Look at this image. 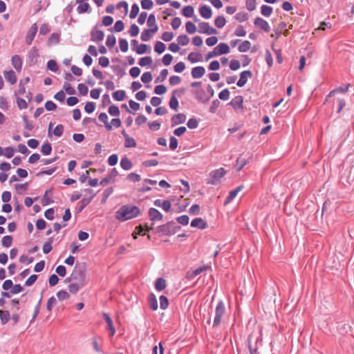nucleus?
Listing matches in <instances>:
<instances>
[{
	"instance_id": "1",
	"label": "nucleus",
	"mask_w": 354,
	"mask_h": 354,
	"mask_svg": "<svg viewBox=\"0 0 354 354\" xmlns=\"http://www.w3.org/2000/svg\"><path fill=\"white\" fill-rule=\"evenodd\" d=\"M65 281L70 283L69 292L76 294L86 283L85 275L80 269L75 268L71 277L66 278Z\"/></svg>"
},
{
	"instance_id": "2",
	"label": "nucleus",
	"mask_w": 354,
	"mask_h": 354,
	"mask_svg": "<svg viewBox=\"0 0 354 354\" xmlns=\"http://www.w3.org/2000/svg\"><path fill=\"white\" fill-rule=\"evenodd\" d=\"M140 214L139 208L134 205H123L116 212V219L125 221L138 216Z\"/></svg>"
},
{
	"instance_id": "3",
	"label": "nucleus",
	"mask_w": 354,
	"mask_h": 354,
	"mask_svg": "<svg viewBox=\"0 0 354 354\" xmlns=\"http://www.w3.org/2000/svg\"><path fill=\"white\" fill-rule=\"evenodd\" d=\"M225 306L222 301H219L216 306L215 310V317L214 319L213 326H218L221 321V317L225 314Z\"/></svg>"
},
{
	"instance_id": "4",
	"label": "nucleus",
	"mask_w": 354,
	"mask_h": 354,
	"mask_svg": "<svg viewBox=\"0 0 354 354\" xmlns=\"http://www.w3.org/2000/svg\"><path fill=\"white\" fill-rule=\"evenodd\" d=\"M198 31L200 33H204L207 35H216L217 34V30L210 26L207 22H201L198 24Z\"/></svg>"
},
{
	"instance_id": "5",
	"label": "nucleus",
	"mask_w": 354,
	"mask_h": 354,
	"mask_svg": "<svg viewBox=\"0 0 354 354\" xmlns=\"http://www.w3.org/2000/svg\"><path fill=\"white\" fill-rule=\"evenodd\" d=\"M349 86L350 84H348L346 86H341L330 91L326 97V102L328 101L330 98L335 97L336 95L339 93L345 94L347 92Z\"/></svg>"
},
{
	"instance_id": "6",
	"label": "nucleus",
	"mask_w": 354,
	"mask_h": 354,
	"mask_svg": "<svg viewBox=\"0 0 354 354\" xmlns=\"http://www.w3.org/2000/svg\"><path fill=\"white\" fill-rule=\"evenodd\" d=\"M37 29L38 28L36 24H32L29 28L26 37V42L28 45H30L32 44L37 32Z\"/></svg>"
},
{
	"instance_id": "7",
	"label": "nucleus",
	"mask_w": 354,
	"mask_h": 354,
	"mask_svg": "<svg viewBox=\"0 0 354 354\" xmlns=\"http://www.w3.org/2000/svg\"><path fill=\"white\" fill-rule=\"evenodd\" d=\"M252 74L250 71H244L240 74V79L237 82V86L243 87L247 82L248 80L252 77Z\"/></svg>"
},
{
	"instance_id": "8",
	"label": "nucleus",
	"mask_w": 354,
	"mask_h": 354,
	"mask_svg": "<svg viewBox=\"0 0 354 354\" xmlns=\"http://www.w3.org/2000/svg\"><path fill=\"white\" fill-rule=\"evenodd\" d=\"M149 217L153 222L160 221L162 219V215L161 213L155 208H150L149 209Z\"/></svg>"
},
{
	"instance_id": "9",
	"label": "nucleus",
	"mask_w": 354,
	"mask_h": 354,
	"mask_svg": "<svg viewBox=\"0 0 354 354\" xmlns=\"http://www.w3.org/2000/svg\"><path fill=\"white\" fill-rule=\"evenodd\" d=\"M244 188L243 185H240L235 188L234 189L230 192L229 195L226 198L224 204L227 205L230 203L235 197L237 196V194L241 192Z\"/></svg>"
},
{
	"instance_id": "10",
	"label": "nucleus",
	"mask_w": 354,
	"mask_h": 354,
	"mask_svg": "<svg viewBox=\"0 0 354 354\" xmlns=\"http://www.w3.org/2000/svg\"><path fill=\"white\" fill-rule=\"evenodd\" d=\"M254 25L263 30L265 32H269L270 27L269 24L261 17H257L254 19Z\"/></svg>"
},
{
	"instance_id": "11",
	"label": "nucleus",
	"mask_w": 354,
	"mask_h": 354,
	"mask_svg": "<svg viewBox=\"0 0 354 354\" xmlns=\"http://www.w3.org/2000/svg\"><path fill=\"white\" fill-rule=\"evenodd\" d=\"M91 40L93 41H102L104 37L103 31L95 28L91 33Z\"/></svg>"
},
{
	"instance_id": "12",
	"label": "nucleus",
	"mask_w": 354,
	"mask_h": 354,
	"mask_svg": "<svg viewBox=\"0 0 354 354\" xmlns=\"http://www.w3.org/2000/svg\"><path fill=\"white\" fill-rule=\"evenodd\" d=\"M191 226L193 227H196V228L201 229V230H204L207 227V224L206 221H205L203 218H194L191 222Z\"/></svg>"
},
{
	"instance_id": "13",
	"label": "nucleus",
	"mask_w": 354,
	"mask_h": 354,
	"mask_svg": "<svg viewBox=\"0 0 354 354\" xmlns=\"http://www.w3.org/2000/svg\"><path fill=\"white\" fill-rule=\"evenodd\" d=\"M337 104V112L340 113L342 110V109L346 105V100L344 97L342 96H337L333 97V105Z\"/></svg>"
},
{
	"instance_id": "14",
	"label": "nucleus",
	"mask_w": 354,
	"mask_h": 354,
	"mask_svg": "<svg viewBox=\"0 0 354 354\" xmlns=\"http://www.w3.org/2000/svg\"><path fill=\"white\" fill-rule=\"evenodd\" d=\"M103 317L107 324L108 330L110 332V335L113 336L115 333V329L114 328L113 323L111 318L107 313H103Z\"/></svg>"
},
{
	"instance_id": "15",
	"label": "nucleus",
	"mask_w": 354,
	"mask_h": 354,
	"mask_svg": "<svg viewBox=\"0 0 354 354\" xmlns=\"http://www.w3.org/2000/svg\"><path fill=\"white\" fill-rule=\"evenodd\" d=\"M214 48H216L218 55L227 54L230 51L229 46L225 43H220Z\"/></svg>"
},
{
	"instance_id": "16",
	"label": "nucleus",
	"mask_w": 354,
	"mask_h": 354,
	"mask_svg": "<svg viewBox=\"0 0 354 354\" xmlns=\"http://www.w3.org/2000/svg\"><path fill=\"white\" fill-rule=\"evenodd\" d=\"M205 73V69L203 66H196L192 68V75L194 78H201Z\"/></svg>"
},
{
	"instance_id": "17",
	"label": "nucleus",
	"mask_w": 354,
	"mask_h": 354,
	"mask_svg": "<svg viewBox=\"0 0 354 354\" xmlns=\"http://www.w3.org/2000/svg\"><path fill=\"white\" fill-rule=\"evenodd\" d=\"M3 75L6 81L10 82L11 84H15L17 81V76L15 72L12 70L9 71H4Z\"/></svg>"
},
{
	"instance_id": "18",
	"label": "nucleus",
	"mask_w": 354,
	"mask_h": 354,
	"mask_svg": "<svg viewBox=\"0 0 354 354\" xmlns=\"http://www.w3.org/2000/svg\"><path fill=\"white\" fill-rule=\"evenodd\" d=\"M154 205L157 207H161L165 211L168 212L171 209V203L169 201H162L157 199L154 201Z\"/></svg>"
},
{
	"instance_id": "19",
	"label": "nucleus",
	"mask_w": 354,
	"mask_h": 354,
	"mask_svg": "<svg viewBox=\"0 0 354 354\" xmlns=\"http://www.w3.org/2000/svg\"><path fill=\"white\" fill-rule=\"evenodd\" d=\"M199 12L201 17L205 19H210L212 15L211 8L207 6H203L199 9Z\"/></svg>"
},
{
	"instance_id": "20",
	"label": "nucleus",
	"mask_w": 354,
	"mask_h": 354,
	"mask_svg": "<svg viewBox=\"0 0 354 354\" xmlns=\"http://www.w3.org/2000/svg\"><path fill=\"white\" fill-rule=\"evenodd\" d=\"M225 174V169L223 168H220L218 169L212 171L210 173L211 177L214 180H218L220 178L223 177Z\"/></svg>"
},
{
	"instance_id": "21",
	"label": "nucleus",
	"mask_w": 354,
	"mask_h": 354,
	"mask_svg": "<svg viewBox=\"0 0 354 354\" xmlns=\"http://www.w3.org/2000/svg\"><path fill=\"white\" fill-rule=\"evenodd\" d=\"M12 66L18 71L21 69L22 66V60L19 55H14L12 57Z\"/></svg>"
},
{
	"instance_id": "22",
	"label": "nucleus",
	"mask_w": 354,
	"mask_h": 354,
	"mask_svg": "<svg viewBox=\"0 0 354 354\" xmlns=\"http://www.w3.org/2000/svg\"><path fill=\"white\" fill-rule=\"evenodd\" d=\"M98 118H99L100 121H101L102 122H103L104 124L105 127L107 131L112 130V125L110 123H109V122H108L109 118L106 113H101L99 115Z\"/></svg>"
},
{
	"instance_id": "23",
	"label": "nucleus",
	"mask_w": 354,
	"mask_h": 354,
	"mask_svg": "<svg viewBox=\"0 0 354 354\" xmlns=\"http://www.w3.org/2000/svg\"><path fill=\"white\" fill-rule=\"evenodd\" d=\"M156 32L155 28L145 30L141 34V39L144 41H149L151 37V35Z\"/></svg>"
},
{
	"instance_id": "24",
	"label": "nucleus",
	"mask_w": 354,
	"mask_h": 354,
	"mask_svg": "<svg viewBox=\"0 0 354 354\" xmlns=\"http://www.w3.org/2000/svg\"><path fill=\"white\" fill-rule=\"evenodd\" d=\"M251 46H252V44H251L250 41H249L248 40H245L239 44V46L238 47V50L241 53H245V52H248L250 49Z\"/></svg>"
},
{
	"instance_id": "25",
	"label": "nucleus",
	"mask_w": 354,
	"mask_h": 354,
	"mask_svg": "<svg viewBox=\"0 0 354 354\" xmlns=\"http://www.w3.org/2000/svg\"><path fill=\"white\" fill-rule=\"evenodd\" d=\"M155 288L158 291H161L166 288V281L163 278H158L155 283Z\"/></svg>"
},
{
	"instance_id": "26",
	"label": "nucleus",
	"mask_w": 354,
	"mask_h": 354,
	"mask_svg": "<svg viewBox=\"0 0 354 354\" xmlns=\"http://www.w3.org/2000/svg\"><path fill=\"white\" fill-rule=\"evenodd\" d=\"M232 106L235 109H239L242 107L243 104V97L242 96H236L230 102Z\"/></svg>"
},
{
	"instance_id": "27",
	"label": "nucleus",
	"mask_w": 354,
	"mask_h": 354,
	"mask_svg": "<svg viewBox=\"0 0 354 354\" xmlns=\"http://www.w3.org/2000/svg\"><path fill=\"white\" fill-rule=\"evenodd\" d=\"M207 268V267L202 266V267H200V268H197L196 270H192V271H189L187 272V277L188 278H194L196 276H197L199 274H201L204 270H205Z\"/></svg>"
},
{
	"instance_id": "28",
	"label": "nucleus",
	"mask_w": 354,
	"mask_h": 354,
	"mask_svg": "<svg viewBox=\"0 0 354 354\" xmlns=\"http://www.w3.org/2000/svg\"><path fill=\"white\" fill-rule=\"evenodd\" d=\"M147 26L149 27V29H156V32L158 31V26L156 24V17L154 15H150L147 19Z\"/></svg>"
},
{
	"instance_id": "29",
	"label": "nucleus",
	"mask_w": 354,
	"mask_h": 354,
	"mask_svg": "<svg viewBox=\"0 0 354 354\" xmlns=\"http://www.w3.org/2000/svg\"><path fill=\"white\" fill-rule=\"evenodd\" d=\"M120 166L124 170H129L132 167V163L128 158L124 157L120 161Z\"/></svg>"
},
{
	"instance_id": "30",
	"label": "nucleus",
	"mask_w": 354,
	"mask_h": 354,
	"mask_svg": "<svg viewBox=\"0 0 354 354\" xmlns=\"http://www.w3.org/2000/svg\"><path fill=\"white\" fill-rule=\"evenodd\" d=\"M126 97V93L123 90L116 91L113 93V97L115 100L122 101Z\"/></svg>"
},
{
	"instance_id": "31",
	"label": "nucleus",
	"mask_w": 354,
	"mask_h": 354,
	"mask_svg": "<svg viewBox=\"0 0 354 354\" xmlns=\"http://www.w3.org/2000/svg\"><path fill=\"white\" fill-rule=\"evenodd\" d=\"M79 5L77 8V11L78 13L82 14L88 11L89 8V4L86 1H83L82 3H77Z\"/></svg>"
},
{
	"instance_id": "32",
	"label": "nucleus",
	"mask_w": 354,
	"mask_h": 354,
	"mask_svg": "<svg viewBox=\"0 0 354 354\" xmlns=\"http://www.w3.org/2000/svg\"><path fill=\"white\" fill-rule=\"evenodd\" d=\"M10 318V315L8 311L7 310H0V319L2 324H6L8 323Z\"/></svg>"
},
{
	"instance_id": "33",
	"label": "nucleus",
	"mask_w": 354,
	"mask_h": 354,
	"mask_svg": "<svg viewBox=\"0 0 354 354\" xmlns=\"http://www.w3.org/2000/svg\"><path fill=\"white\" fill-rule=\"evenodd\" d=\"M248 163V161L245 158L243 157H239L236 159L235 167H236L237 171L241 170V169Z\"/></svg>"
},
{
	"instance_id": "34",
	"label": "nucleus",
	"mask_w": 354,
	"mask_h": 354,
	"mask_svg": "<svg viewBox=\"0 0 354 354\" xmlns=\"http://www.w3.org/2000/svg\"><path fill=\"white\" fill-rule=\"evenodd\" d=\"M51 193V190L46 191L42 198L41 203L43 205H48L53 203V200L51 199L49 194Z\"/></svg>"
},
{
	"instance_id": "35",
	"label": "nucleus",
	"mask_w": 354,
	"mask_h": 354,
	"mask_svg": "<svg viewBox=\"0 0 354 354\" xmlns=\"http://www.w3.org/2000/svg\"><path fill=\"white\" fill-rule=\"evenodd\" d=\"M225 24H226V20H225V17L223 16H218V17H216V19L214 20V24L218 28H222L223 27H224Z\"/></svg>"
},
{
	"instance_id": "36",
	"label": "nucleus",
	"mask_w": 354,
	"mask_h": 354,
	"mask_svg": "<svg viewBox=\"0 0 354 354\" xmlns=\"http://www.w3.org/2000/svg\"><path fill=\"white\" fill-rule=\"evenodd\" d=\"M150 308L153 310H156L158 308V301L153 294H151L149 299Z\"/></svg>"
},
{
	"instance_id": "37",
	"label": "nucleus",
	"mask_w": 354,
	"mask_h": 354,
	"mask_svg": "<svg viewBox=\"0 0 354 354\" xmlns=\"http://www.w3.org/2000/svg\"><path fill=\"white\" fill-rule=\"evenodd\" d=\"M57 304V299L55 297H51L48 299L46 304V308L49 313H51L53 307Z\"/></svg>"
},
{
	"instance_id": "38",
	"label": "nucleus",
	"mask_w": 354,
	"mask_h": 354,
	"mask_svg": "<svg viewBox=\"0 0 354 354\" xmlns=\"http://www.w3.org/2000/svg\"><path fill=\"white\" fill-rule=\"evenodd\" d=\"M201 55L198 53H191L188 55V59L192 63L198 62L201 60Z\"/></svg>"
},
{
	"instance_id": "39",
	"label": "nucleus",
	"mask_w": 354,
	"mask_h": 354,
	"mask_svg": "<svg viewBox=\"0 0 354 354\" xmlns=\"http://www.w3.org/2000/svg\"><path fill=\"white\" fill-rule=\"evenodd\" d=\"M261 12L265 17H269L272 12V8L266 5H263L261 8Z\"/></svg>"
},
{
	"instance_id": "40",
	"label": "nucleus",
	"mask_w": 354,
	"mask_h": 354,
	"mask_svg": "<svg viewBox=\"0 0 354 354\" xmlns=\"http://www.w3.org/2000/svg\"><path fill=\"white\" fill-rule=\"evenodd\" d=\"M181 186L180 187V192H183V194L189 192V183L184 180H180Z\"/></svg>"
},
{
	"instance_id": "41",
	"label": "nucleus",
	"mask_w": 354,
	"mask_h": 354,
	"mask_svg": "<svg viewBox=\"0 0 354 354\" xmlns=\"http://www.w3.org/2000/svg\"><path fill=\"white\" fill-rule=\"evenodd\" d=\"M57 297L59 301H63V300L68 299L70 297V295L66 290H62L57 292Z\"/></svg>"
},
{
	"instance_id": "42",
	"label": "nucleus",
	"mask_w": 354,
	"mask_h": 354,
	"mask_svg": "<svg viewBox=\"0 0 354 354\" xmlns=\"http://www.w3.org/2000/svg\"><path fill=\"white\" fill-rule=\"evenodd\" d=\"M235 19L239 22H243L248 19V15L246 12H240L236 14Z\"/></svg>"
},
{
	"instance_id": "43",
	"label": "nucleus",
	"mask_w": 354,
	"mask_h": 354,
	"mask_svg": "<svg viewBox=\"0 0 354 354\" xmlns=\"http://www.w3.org/2000/svg\"><path fill=\"white\" fill-rule=\"evenodd\" d=\"M59 41V35L57 33H53L48 39V44L54 45L58 44Z\"/></svg>"
},
{
	"instance_id": "44",
	"label": "nucleus",
	"mask_w": 354,
	"mask_h": 354,
	"mask_svg": "<svg viewBox=\"0 0 354 354\" xmlns=\"http://www.w3.org/2000/svg\"><path fill=\"white\" fill-rule=\"evenodd\" d=\"M152 63V59L151 57H142L140 60H139V65L140 66H149L151 65Z\"/></svg>"
},
{
	"instance_id": "45",
	"label": "nucleus",
	"mask_w": 354,
	"mask_h": 354,
	"mask_svg": "<svg viewBox=\"0 0 354 354\" xmlns=\"http://www.w3.org/2000/svg\"><path fill=\"white\" fill-rule=\"evenodd\" d=\"M165 45L161 41H157L155 44L154 50L158 54L162 53L165 50Z\"/></svg>"
},
{
	"instance_id": "46",
	"label": "nucleus",
	"mask_w": 354,
	"mask_h": 354,
	"mask_svg": "<svg viewBox=\"0 0 354 354\" xmlns=\"http://www.w3.org/2000/svg\"><path fill=\"white\" fill-rule=\"evenodd\" d=\"M136 51L138 54L141 55V54L145 53L147 52H149L150 49H148L147 45L141 44L138 46Z\"/></svg>"
},
{
	"instance_id": "47",
	"label": "nucleus",
	"mask_w": 354,
	"mask_h": 354,
	"mask_svg": "<svg viewBox=\"0 0 354 354\" xmlns=\"http://www.w3.org/2000/svg\"><path fill=\"white\" fill-rule=\"evenodd\" d=\"M186 31L189 34H194L196 31V27L191 21H187L185 24Z\"/></svg>"
},
{
	"instance_id": "48",
	"label": "nucleus",
	"mask_w": 354,
	"mask_h": 354,
	"mask_svg": "<svg viewBox=\"0 0 354 354\" xmlns=\"http://www.w3.org/2000/svg\"><path fill=\"white\" fill-rule=\"evenodd\" d=\"M183 14L187 17H191L194 14V8L191 6H185L183 9Z\"/></svg>"
},
{
	"instance_id": "49",
	"label": "nucleus",
	"mask_w": 354,
	"mask_h": 354,
	"mask_svg": "<svg viewBox=\"0 0 354 354\" xmlns=\"http://www.w3.org/2000/svg\"><path fill=\"white\" fill-rule=\"evenodd\" d=\"M52 147L49 143L44 144L41 148V152L44 155H49L51 153Z\"/></svg>"
},
{
	"instance_id": "50",
	"label": "nucleus",
	"mask_w": 354,
	"mask_h": 354,
	"mask_svg": "<svg viewBox=\"0 0 354 354\" xmlns=\"http://www.w3.org/2000/svg\"><path fill=\"white\" fill-rule=\"evenodd\" d=\"M139 7L136 3H134L131 7V10L129 15L131 19H135L139 12Z\"/></svg>"
},
{
	"instance_id": "51",
	"label": "nucleus",
	"mask_w": 354,
	"mask_h": 354,
	"mask_svg": "<svg viewBox=\"0 0 354 354\" xmlns=\"http://www.w3.org/2000/svg\"><path fill=\"white\" fill-rule=\"evenodd\" d=\"M17 104L20 110L25 109L28 107L26 101L21 97L17 98Z\"/></svg>"
},
{
	"instance_id": "52",
	"label": "nucleus",
	"mask_w": 354,
	"mask_h": 354,
	"mask_svg": "<svg viewBox=\"0 0 354 354\" xmlns=\"http://www.w3.org/2000/svg\"><path fill=\"white\" fill-rule=\"evenodd\" d=\"M119 46L121 51L125 53L128 50L129 44L126 39H120L119 41Z\"/></svg>"
},
{
	"instance_id": "53",
	"label": "nucleus",
	"mask_w": 354,
	"mask_h": 354,
	"mask_svg": "<svg viewBox=\"0 0 354 354\" xmlns=\"http://www.w3.org/2000/svg\"><path fill=\"white\" fill-rule=\"evenodd\" d=\"M64 88L66 91V93L68 95H73L75 93V90L73 87L71 86L69 82H66L64 84Z\"/></svg>"
},
{
	"instance_id": "54",
	"label": "nucleus",
	"mask_w": 354,
	"mask_h": 354,
	"mask_svg": "<svg viewBox=\"0 0 354 354\" xmlns=\"http://www.w3.org/2000/svg\"><path fill=\"white\" fill-rule=\"evenodd\" d=\"M15 150L12 147H8L3 149V155L8 158H10L13 156Z\"/></svg>"
},
{
	"instance_id": "55",
	"label": "nucleus",
	"mask_w": 354,
	"mask_h": 354,
	"mask_svg": "<svg viewBox=\"0 0 354 354\" xmlns=\"http://www.w3.org/2000/svg\"><path fill=\"white\" fill-rule=\"evenodd\" d=\"M109 113L111 115L118 116L120 115V111L117 106L111 105L109 108Z\"/></svg>"
},
{
	"instance_id": "56",
	"label": "nucleus",
	"mask_w": 354,
	"mask_h": 354,
	"mask_svg": "<svg viewBox=\"0 0 354 354\" xmlns=\"http://www.w3.org/2000/svg\"><path fill=\"white\" fill-rule=\"evenodd\" d=\"M218 97L222 100H227L230 98L229 90L227 88L223 89L219 93Z\"/></svg>"
},
{
	"instance_id": "57",
	"label": "nucleus",
	"mask_w": 354,
	"mask_h": 354,
	"mask_svg": "<svg viewBox=\"0 0 354 354\" xmlns=\"http://www.w3.org/2000/svg\"><path fill=\"white\" fill-rule=\"evenodd\" d=\"M234 35L237 37H244L246 35V31L243 26H239L234 31Z\"/></svg>"
},
{
	"instance_id": "58",
	"label": "nucleus",
	"mask_w": 354,
	"mask_h": 354,
	"mask_svg": "<svg viewBox=\"0 0 354 354\" xmlns=\"http://www.w3.org/2000/svg\"><path fill=\"white\" fill-rule=\"evenodd\" d=\"M12 242V238L10 236H5L2 238L1 243L5 247H10Z\"/></svg>"
},
{
	"instance_id": "59",
	"label": "nucleus",
	"mask_w": 354,
	"mask_h": 354,
	"mask_svg": "<svg viewBox=\"0 0 354 354\" xmlns=\"http://www.w3.org/2000/svg\"><path fill=\"white\" fill-rule=\"evenodd\" d=\"M129 32L131 37H136L139 33V28L136 24H132L130 27Z\"/></svg>"
},
{
	"instance_id": "60",
	"label": "nucleus",
	"mask_w": 354,
	"mask_h": 354,
	"mask_svg": "<svg viewBox=\"0 0 354 354\" xmlns=\"http://www.w3.org/2000/svg\"><path fill=\"white\" fill-rule=\"evenodd\" d=\"M47 67L49 70L53 72H56L58 70L57 64L55 61L51 59L47 63Z\"/></svg>"
},
{
	"instance_id": "61",
	"label": "nucleus",
	"mask_w": 354,
	"mask_h": 354,
	"mask_svg": "<svg viewBox=\"0 0 354 354\" xmlns=\"http://www.w3.org/2000/svg\"><path fill=\"white\" fill-rule=\"evenodd\" d=\"M143 83H149L152 80V75L150 72L144 73L141 77Z\"/></svg>"
},
{
	"instance_id": "62",
	"label": "nucleus",
	"mask_w": 354,
	"mask_h": 354,
	"mask_svg": "<svg viewBox=\"0 0 354 354\" xmlns=\"http://www.w3.org/2000/svg\"><path fill=\"white\" fill-rule=\"evenodd\" d=\"M124 146L126 147H135L136 146V142L133 138L129 136L125 139Z\"/></svg>"
},
{
	"instance_id": "63",
	"label": "nucleus",
	"mask_w": 354,
	"mask_h": 354,
	"mask_svg": "<svg viewBox=\"0 0 354 354\" xmlns=\"http://www.w3.org/2000/svg\"><path fill=\"white\" fill-rule=\"evenodd\" d=\"M114 30L115 32H121L124 28V23L121 20H118L115 23L113 26Z\"/></svg>"
},
{
	"instance_id": "64",
	"label": "nucleus",
	"mask_w": 354,
	"mask_h": 354,
	"mask_svg": "<svg viewBox=\"0 0 354 354\" xmlns=\"http://www.w3.org/2000/svg\"><path fill=\"white\" fill-rule=\"evenodd\" d=\"M116 43V39L113 35H109L106 38V44L108 47H113Z\"/></svg>"
}]
</instances>
